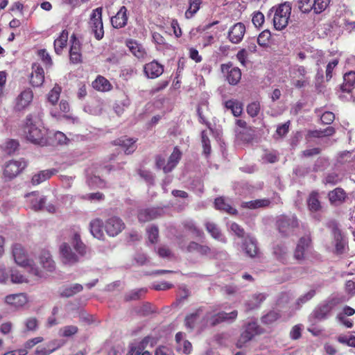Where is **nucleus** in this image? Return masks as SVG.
Here are the masks:
<instances>
[{"label": "nucleus", "mask_w": 355, "mask_h": 355, "mask_svg": "<svg viewBox=\"0 0 355 355\" xmlns=\"http://www.w3.org/2000/svg\"><path fill=\"white\" fill-rule=\"evenodd\" d=\"M266 300V295L263 293L254 294L251 299L246 302L245 306L248 310L254 309Z\"/></svg>", "instance_id": "obj_41"}, {"label": "nucleus", "mask_w": 355, "mask_h": 355, "mask_svg": "<svg viewBox=\"0 0 355 355\" xmlns=\"http://www.w3.org/2000/svg\"><path fill=\"white\" fill-rule=\"evenodd\" d=\"M78 331V327L75 325H67L60 329V335L63 337H71Z\"/></svg>", "instance_id": "obj_54"}, {"label": "nucleus", "mask_w": 355, "mask_h": 355, "mask_svg": "<svg viewBox=\"0 0 355 355\" xmlns=\"http://www.w3.org/2000/svg\"><path fill=\"white\" fill-rule=\"evenodd\" d=\"M44 81V71L38 63L32 64V72L30 76V83L33 87L41 86Z\"/></svg>", "instance_id": "obj_18"}, {"label": "nucleus", "mask_w": 355, "mask_h": 355, "mask_svg": "<svg viewBox=\"0 0 355 355\" xmlns=\"http://www.w3.org/2000/svg\"><path fill=\"white\" fill-rule=\"evenodd\" d=\"M315 0H299L298 8L303 13H309L313 11V1Z\"/></svg>", "instance_id": "obj_51"}, {"label": "nucleus", "mask_w": 355, "mask_h": 355, "mask_svg": "<svg viewBox=\"0 0 355 355\" xmlns=\"http://www.w3.org/2000/svg\"><path fill=\"white\" fill-rule=\"evenodd\" d=\"M68 40V31L63 30L58 38L54 41V49L57 54H60L66 46Z\"/></svg>", "instance_id": "obj_39"}, {"label": "nucleus", "mask_w": 355, "mask_h": 355, "mask_svg": "<svg viewBox=\"0 0 355 355\" xmlns=\"http://www.w3.org/2000/svg\"><path fill=\"white\" fill-rule=\"evenodd\" d=\"M291 84L297 89H302L310 84V78L307 76L306 69L302 65L293 66L291 71Z\"/></svg>", "instance_id": "obj_8"}, {"label": "nucleus", "mask_w": 355, "mask_h": 355, "mask_svg": "<svg viewBox=\"0 0 355 355\" xmlns=\"http://www.w3.org/2000/svg\"><path fill=\"white\" fill-rule=\"evenodd\" d=\"M336 340L340 344L355 348V336L340 334L337 337Z\"/></svg>", "instance_id": "obj_47"}, {"label": "nucleus", "mask_w": 355, "mask_h": 355, "mask_svg": "<svg viewBox=\"0 0 355 355\" xmlns=\"http://www.w3.org/2000/svg\"><path fill=\"white\" fill-rule=\"evenodd\" d=\"M225 107L230 110L232 114L236 117L241 116L243 112V105L238 100L231 99L226 101L225 102Z\"/></svg>", "instance_id": "obj_34"}, {"label": "nucleus", "mask_w": 355, "mask_h": 355, "mask_svg": "<svg viewBox=\"0 0 355 355\" xmlns=\"http://www.w3.org/2000/svg\"><path fill=\"white\" fill-rule=\"evenodd\" d=\"M72 44L69 51L70 61L73 64H78L82 62V54L80 53V44L75 35L71 36Z\"/></svg>", "instance_id": "obj_23"}, {"label": "nucleus", "mask_w": 355, "mask_h": 355, "mask_svg": "<svg viewBox=\"0 0 355 355\" xmlns=\"http://www.w3.org/2000/svg\"><path fill=\"white\" fill-rule=\"evenodd\" d=\"M222 73L226 77L227 81L231 85H236L241 79V71L237 67H234L230 62L220 65Z\"/></svg>", "instance_id": "obj_10"}, {"label": "nucleus", "mask_w": 355, "mask_h": 355, "mask_svg": "<svg viewBox=\"0 0 355 355\" xmlns=\"http://www.w3.org/2000/svg\"><path fill=\"white\" fill-rule=\"evenodd\" d=\"M202 311V308L200 307L197 309L195 312L189 313L185 317L184 323L187 328L190 330L194 329Z\"/></svg>", "instance_id": "obj_36"}, {"label": "nucleus", "mask_w": 355, "mask_h": 355, "mask_svg": "<svg viewBox=\"0 0 355 355\" xmlns=\"http://www.w3.org/2000/svg\"><path fill=\"white\" fill-rule=\"evenodd\" d=\"M71 244L73 246L75 250L78 252V254L83 257L87 254V248L85 244L80 239V235L78 232H75L73 234Z\"/></svg>", "instance_id": "obj_33"}, {"label": "nucleus", "mask_w": 355, "mask_h": 355, "mask_svg": "<svg viewBox=\"0 0 355 355\" xmlns=\"http://www.w3.org/2000/svg\"><path fill=\"white\" fill-rule=\"evenodd\" d=\"M340 181L339 175L336 172L327 173L322 180V183L325 185H336Z\"/></svg>", "instance_id": "obj_52"}, {"label": "nucleus", "mask_w": 355, "mask_h": 355, "mask_svg": "<svg viewBox=\"0 0 355 355\" xmlns=\"http://www.w3.org/2000/svg\"><path fill=\"white\" fill-rule=\"evenodd\" d=\"M61 87L55 86L48 94V100L53 105H55L60 98Z\"/></svg>", "instance_id": "obj_55"}, {"label": "nucleus", "mask_w": 355, "mask_h": 355, "mask_svg": "<svg viewBox=\"0 0 355 355\" xmlns=\"http://www.w3.org/2000/svg\"><path fill=\"white\" fill-rule=\"evenodd\" d=\"M188 252H197L201 256H207L211 253V248L206 245H201L195 241H191L187 246Z\"/></svg>", "instance_id": "obj_29"}, {"label": "nucleus", "mask_w": 355, "mask_h": 355, "mask_svg": "<svg viewBox=\"0 0 355 355\" xmlns=\"http://www.w3.org/2000/svg\"><path fill=\"white\" fill-rule=\"evenodd\" d=\"M275 226L281 236L287 238L297 235L300 221L295 214H282L277 217Z\"/></svg>", "instance_id": "obj_2"}, {"label": "nucleus", "mask_w": 355, "mask_h": 355, "mask_svg": "<svg viewBox=\"0 0 355 355\" xmlns=\"http://www.w3.org/2000/svg\"><path fill=\"white\" fill-rule=\"evenodd\" d=\"M102 12L101 7L93 10L89 21V28L97 40H101L104 36Z\"/></svg>", "instance_id": "obj_7"}, {"label": "nucleus", "mask_w": 355, "mask_h": 355, "mask_svg": "<svg viewBox=\"0 0 355 355\" xmlns=\"http://www.w3.org/2000/svg\"><path fill=\"white\" fill-rule=\"evenodd\" d=\"M90 232L92 234L98 239H103L104 236L103 227V223L100 218H95L90 222Z\"/></svg>", "instance_id": "obj_31"}, {"label": "nucleus", "mask_w": 355, "mask_h": 355, "mask_svg": "<svg viewBox=\"0 0 355 355\" xmlns=\"http://www.w3.org/2000/svg\"><path fill=\"white\" fill-rule=\"evenodd\" d=\"M33 92L31 89H24L15 100L14 110L17 112L25 110L33 100Z\"/></svg>", "instance_id": "obj_11"}, {"label": "nucleus", "mask_w": 355, "mask_h": 355, "mask_svg": "<svg viewBox=\"0 0 355 355\" xmlns=\"http://www.w3.org/2000/svg\"><path fill=\"white\" fill-rule=\"evenodd\" d=\"M126 46L130 51L138 59H144L147 52L143 45L133 39H128L125 42Z\"/></svg>", "instance_id": "obj_21"}, {"label": "nucleus", "mask_w": 355, "mask_h": 355, "mask_svg": "<svg viewBox=\"0 0 355 355\" xmlns=\"http://www.w3.org/2000/svg\"><path fill=\"white\" fill-rule=\"evenodd\" d=\"M205 227L207 232L214 239L217 240H222V234L216 224L208 222L206 223Z\"/></svg>", "instance_id": "obj_48"}, {"label": "nucleus", "mask_w": 355, "mask_h": 355, "mask_svg": "<svg viewBox=\"0 0 355 355\" xmlns=\"http://www.w3.org/2000/svg\"><path fill=\"white\" fill-rule=\"evenodd\" d=\"M182 224L186 231L191 232L196 236H201L202 234V231L196 226L192 220H186Z\"/></svg>", "instance_id": "obj_49"}, {"label": "nucleus", "mask_w": 355, "mask_h": 355, "mask_svg": "<svg viewBox=\"0 0 355 355\" xmlns=\"http://www.w3.org/2000/svg\"><path fill=\"white\" fill-rule=\"evenodd\" d=\"M331 0H315L313 1V12L318 15L323 12L329 6Z\"/></svg>", "instance_id": "obj_44"}, {"label": "nucleus", "mask_w": 355, "mask_h": 355, "mask_svg": "<svg viewBox=\"0 0 355 355\" xmlns=\"http://www.w3.org/2000/svg\"><path fill=\"white\" fill-rule=\"evenodd\" d=\"M40 120V112H38L37 117L35 116V119L33 114H28L25 119L24 132L26 139L31 142L40 146H45L47 144L46 130L37 125Z\"/></svg>", "instance_id": "obj_1"}, {"label": "nucleus", "mask_w": 355, "mask_h": 355, "mask_svg": "<svg viewBox=\"0 0 355 355\" xmlns=\"http://www.w3.org/2000/svg\"><path fill=\"white\" fill-rule=\"evenodd\" d=\"M189 6L185 12L187 18L192 17L200 9L202 4V0H189Z\"/></svg>", "instance_id": "obj_43"}, {"label": "nucleus", "mask_w": 355, "mask_h": 355, "mask_svg": "<svg viewBox=\"0 0 355 355\" xmlns=\"http://www.w3.org/2000/svg\"><path fill=\"white\" fill-rule=\"evenodd\" d=\"M334 119H335L334 114L332 112H329V111L324 112L320 117L322 123L327 124V125H329L331 123H333Z\"/></svg>", "instance_id": "obj_64"}, {"label": "nucleus", "mask_w": 355, "mask_h": 355, "mask_svg": "<svg viewBox=\"0 0 355 355\" xmlns=\"http://www.w3.org/2000/svg\"><path fill=\"white\" fill-rule=\"evenodd\" d=\"M336 130L332 126H329L323 130H314L308 132V136L313 138H320L322 137H330L335 134Z\"/></svg>", "instance_id": "obj_38"}, {"label": "nucleus", "mask_w": 355, "mask_h": 355, "mask_svg": "<svg viewBox=\"0 0 355 355\" xmlns=\"http://www.w3.org/2000/svg\"><path fill=\"white\" fill-rule=\"evenodd\" d=\"M355 89V71H350L343 76V83L340 89L343 93L351 94Z\"/></svg>", "instance_id": "obj_22"}, {"label": "nucleus", "mask_w": 355, "mask_h": 355, "mask_svg": "<svg viewBox=\"0 0 355 355\" xmlns=\"http://www.w3.org/2000/svg\"><path fill=\"white\" fill-rule=\"evenodd\" d=\"M158 215V211L155 209H144L139 211L138 219L141 223H146L156 218Z\"/></svg>", "instance_id": "obj_35"}, {"label": "nucleus", "mask_w": 355, "mask_h": 355, "mask_svg": "<svg viewBox=\"0 0 355 355\" xmlns=\"http://www.w3.org/2000/svg\"><path fill=\"white\" fill-rule=\"evenodd\" d=\"M12 256L15 263L26 268L31 275L36 278L43 277L42 271L32 264L33 261L28 258L27 253L21 244L13 245Z\"/></svg>", "instance_id": "obj_3"}, {"label": "nucleus", "mask_w": 355, "mask_h": 355, "mask_svg": "<svg viewBox=\"0 0 355 355\" xmlns=\"http://www.w3.org/2000/svg\"><path fill=\"white\" fill-rule=\"evenodd\" d=\"M245 254L250 257H255L259 252L257 241L252 238H248L243 242Z\"/></svg>", "instance_id": "obj_32"}, {"label": "nucleus", "mask_w": 355, "mask_h": 355, "mask_svg": "<svg viewBox=\"0 0 355 355\" xmlns=\"http://www.w3.org/2000/svg\"><path fill=\"white\" fill-rule=\"evenodd\" d=\"M57 173L58 170L55 168L40 171L32 177L31 182L33 185L40 184L42 182L50 179Z\"/></svg>", "instance_id": "obj_27"}, {"label": "nucleus", "mask_w": 355, "mask_h": 355, "mask_svg": "<svg viewBox=\"0 0 355 355\" xmlns=\"http://www.w3.org/2000/svg\"><path fill=\"white\" fill-rule=\"evenodd\" d=\"M271 37V33L268 30L263 31L258 36L257 42L261 46H268Z\"/></svg>", "instance_id": "obj_50"}, {"label": "nucleus", "mask_w": 355, "mask_h": 355, "mask_svg": "<svg viewBox=\"0 0 355 355\" xmlns=\"http://www.w3.org/2000/svg\"><path fill=\"white\" fill-rule=\"evenodd\" d=\"M245 33V26L242 22H237L232 26L227 33V39L233 44L240 43Z\"/></svg>", "instance_id": "obj_14"}, {"label": "nucleus", "mask_w": 355, "mask_h": 355, "mask_svg": "<svg viewBox=\"0 0 355 355\" xmlns=\"http://www.w3.org/2000/svg\"><path fill=\"white\" fill-rule=\"evenodd\" d=\"M83 287L81 284H75L71 286L65 288L61 293V295L66 297H69L73 295L82 291Z\"/></svg>", "instance_id": "obj_45"}, {"label": "nucleus", "mask_w": 355, "mask_h": 355, "mask_svg": "<svg viewBox=\"0 0 355 355\" xmlns=\"http://www.w3.org/2000/svg\"><path fill=\"white\" fill-rule=\"evenodd\" d=\"M205 317L207 323H209L212 327L216 326L223 322V316L220 315V312L214 314L210 317L208 315V314H207Z\"/></svg>", "instance_id": "obj_57"}, {"label": "nucleus", "mask_w": 355, "mask_h": 355, "mask_svg": "<svg viewBox=\"0 0 355 355\" xmlns=\"http://www.w3.org/2000/svg\"><path fill=\"white\" fill-rule=\"evenodd\" d=\"M338 303L337 298H331L315 307L313 312L314 318L318 320H327Z\"/></svg>", "instance_id": "obj_9"}, {"label": "nucleus", "mask_w": 355, "mask_h": 355, "mask_svg": "<svg viewBox=\"0 0 355 355\" xmlns=\"http://www.w3.org/2000/svg\"><path fill=\"white\" fill-rule=\"evenodd\" d=\"M328 227L331 230L334 244L335 247V253L336 254H343L347 247L348 241L346 236L339 227L336 221H331Z\"/></svg>", "instance_id": "obj_5"}, {"label": "nucleus", "mask_w": 355, "mask_h": 355, "mask_svg": "<svg viewBox=\"0 0 355 355\" xmlns=\"http://www.w3.org/2000/svg\"><path fill=\"white\" fill-rule=\"evenodd\" d=\"M307 206L311 212H317L322 209L321 202L319 200V193L312 191L307 198Z\"/></svg>", "instance_id": "obj_28"}, {"label": "nucleus", "mask_w": 355, "mask_h": 355, "mask_svg": "<svg viewBox=\"0 0 355 355\" xmlns=\"http://www.w3.org/2000/svg\"><path fill=\"white\" fill-rule=\"evenodd\" d=\"M291 3L286 1L279 4L277 7H272L270 10V12H274L272 22L274 28L276 30L282 31L288 26L291 14Z\"/></svg>", "instance_id": "obj_4"}, {"label": "nucleus", "mask_w": 355, "mask_h": 355, "mask_svg": "<svg viewBox=\"0 0 355 355\" xmlns=\"http://www.w3.org/2000/svg\"><path fill=\"white\" fill-rule=\"evenodd\" d=\"M128 19V9L123 6L117 13L111 18V24L115 28H121L126 26Z\"/></svg>", "instance_id": "obj_19"}, {"label": "nucleus", "mask_w": 355, "mask_h": 355, "mask_svg": "<svg viewBox=\"0 0 355 355\" xmlns=\"http://www.w3.org/2000/svg\"><path fill=\"white\" fill-rule=\"evenodd\" d=\"M26 166L24 161L11 160L6 163L3 175L8 179H12L19 174Z\"/></svg>", "instance_id": "obj_13"}, {"label": "nucleus", "mask_w": 355, "mask_h": 355, "mask_svg": "<svg viewBox=\"0 0 355 355\" xmlns=\"http://www.w3.org/2000/svg\"><path fill=\"white\" fill-rule=\"evenodd\" d=\"M215 207L217 209L224 211L230 214H236L237 211L236 209L233 208L231 205L227 203L225 199L222 197L218 198L215 200Z\"/></svg>", "instance_id": "obj_40"}, {"label": "nucleus", "mask_w": 355, "mask_h": 355, "mask_svg": "<svg viewBox=\"0 0 355 355\" xmlns=\"http://www.w3.org/2000/svg\"><path fill=\"white\" fill-rule=\"evenodd\" d=\"M270 203V200L268 198L257 199L248 202H243L241 204V207L250 209H255L258 208L269 207Z\"/></svg>", "instance_id": "obj_30"}, {"label": "nucleus", "mask_w": 355, "mask_h": 355, "mask_svg": "<svg viewBox=\"0 0 355 355\" xmlns=\"http://www.w3.org/2000/svg\"><path fill=\"white\" fill-rule=\"evenodd\" d=\"M263 333V329L257 322H248L243 327V330L237 340L236 347L238 348H242L247 343L252 340L255 336L260 335Z\"/></svg>", "instance_id": "obj_6"}, {"label": "nucleus", "mask_w": 355, "mask_h": 355, "mask_svg": "<svg viewBox=\"0 0 355 355\" xmlns=\"http://www.w3.org/2000/svg\"><path fill=\"white\" fill-rule=\"evenodd\" d=\"M252 21L256 27L261 26L264 22L263 14L259 11L254 12L252 16Z\"/></svg>", "instance_id": "obj_61"}, {"label": "nucleus", "mask_w": 355, "mask_h": 355, "mask_svg": "<svg viewBox=\"0 0 355 355\" xmlns=\"http://www.w3.org/2000/svg\"><path fill=\"white\" fill-rule=\"evenodd\" d=\"M28 302L26 295L22 293L10 294L5 297V302L15 308L21 307Z\"/></svg>", "instance_id": "obj_24"}, {"label": "nucleus", "mask_w": 355, "mask_h": 355, "mask_svg": "<svg viewBox=\"0 0 355 355\" xmlns=\"http://www.w3.org/2000/svg\"><path fill=\"white\" fill-rule=\"evenodd\" d=\"M273 253L279 261L282 263H288L289 256L288 249L285 245H277L274 248Z\"/></svg>", "instance_id": "obj_37"}, {"label": "nucleus", "mask_w": 355, "mask_h": 355, "mask_svg": "<svg viewBox=\"0 0 355 355\" xmlns=\"http://www.w3.org/2000/svg\"><path fill=\"white\" fill-rule=\"evenodd\" d=\"M40 264L47 271H53L55 269V262L51 259L49 252H44L40 257Z\"/></svg>", "instance_id": "obj_42"}, {"label": "nucleus", "mask_w": 355, "mask_h": 355, "mask_svg": "<svg viewBox=\"0 0 355 355\" xmlns=\"http://www.w3.org/2000/svg\"><path fill=\"white\" fill-rule=\"evenodd\" d=\"M144 72L148 78H156L164 72V66L156 60L146 64L144 67Z\"/></svg>", "instance_id": "obj_16"}, {"label": "nucleus", "mask_w": 355, "mask_h": 355, "mask_svg": "<svg viewBox=\"0 0 355 355\" xmlns=\"http://www.w3.org/2000/svg\"><path fill=\"white\" fill-rule=\"evenodd\" d=\"M338 60L337 59H334L329 62L326 67V78L327 80H329L332 78V73L334 68L338 65Z\"/></svg>", "instance_id": "obj_63"}, {"label": "nucleus", "mask_w": 355, "mask_h": 355, "mask_svg": "<svg viewBox=\"0 0 355 355\" xmlns=\"http://www.w3.org/2000/svg\"><path fill=\"white\" fill-rule=\"evenodd\" d=\"M201 142L203 148L204 154L208 157L211 150V143L206 130L201 132Z\"/></svg>", "instance_id": "obj_46"}, {"label": "nucleus", "mask_w": 355, "mask_h": 355, "mask_svg": "<svg viewBox=\"0 0 355 355\" xmlns=\"http://www.w3.org/2000/svg\"><path fill=\"white\" fill-rule=\"evenodd\" d=\"M220 315L223 316V322L232 323L236 320L238 316V311L236 310L232 311L230 313L221 311Z\"/></svg>", "instance_id": "obj_60"}, {"label": "nucleus", "mask_w": 355, "mask_h": 355, "mask_svg": "<svg viewBox=\"0 0 355 355\" xmlns=\"http://www.w3.org/2000/svg\"><path fill=\"white\" fill-rule=\"evenodd\" d=\"M104 228L109 236H115L124 230L125 223L119 217L112 216L105 221Z\"/></svg>", "instance_id": "obj_12"}, {"label": "nucleus", "mask_w": 355, "mask_h": 355, "mask_svg": "<svg viewBox=\"0 0 355 355\" xmlns=\"http://www.w3.org/2000/svg\"><path fill=\"white\" fill-rule=\"evenodd\" d=\"M327 197L331 205L339 206L346 201L347 194L343 188L336 187L328 193Z\"/></svg>", "instance_id": "obj_17"}, {"label": "nucleus", "mask_w": 355, "mask_h": 355, "mask_svg": "<svg viewBox=\"0 0 355 355\" xmlns=\"http://www.w3.org/2000/svg\"><path fill=\"white\" fill-rule=\"evenodd\" d=\"M279 318L280 314L278 312L271 311L262 317L261 322L266 324H270L277 321Z\"/></svg>", "instance_id": "obj_53"}, {"label": "nucleus", "mask_w": 355, "mask_h": 355, "mask_svg": "<svg viewBox=\"0 0 355 355\" xmlns=\"http://www.w3.org/2000/svg\"><path fill=\"white\" fill-rule=\"evenodd\" d=\"M19 143L17 141L10 139L6 143L5 149L8 154H12L18 148Z\"/></svg>", "instance_id": "obj_62"}, {"label": "nucleus", "mask_w": 355, "mask_h": 355, "mask_svg": "<svg viewBox=\"0 0 355 355\" xmlns=\"http://www.w3.org/2000/svg\"><path fill=\"white\" fill-rule=\"evenodd\" d=\"M148 240L151 243H155L157 241L159 236V230L157 227L153 225L147 230Z\"/></svg>", "instance_id": "obj_58"}, {"label": "nucleus", "mask_w": 355, "mask_h": 355, "mask_svg": "<svg viewBox=\"0 0 355 355\" xmlns=\"http://www.w3.org/2000/svg\"><path fill=\"white\" fill-rule=\"evenodd\" d=\"M248 114L251 117L257 116L260 112V104L259 102H252L248 105L246 108Z\"/></svg>", "instance_id": "obj_56"}, {"label": "nucleus", "mask_w": 355, "mask_h": 355, "mask_svg": "<svg viewBox=\"0 0 355 355\" xmlns=\"http://www.w3.org/2000/svg\"><path fill=\"white\" fill-rule=\"evenodd\" d=\"M182 152L178 146L173 148V153L168 157V162L163 167V171L165 173H170L178 165L182 158Z\"/></svg>", "instance_id": "obj_25"}, {"label": "nucleus", "mask_w": 355, "mask_h": 355, "mask_svg": "<svg viewBox=\"0 0 355 355\" xmlns=\"http://www.w3.org/2000/svg\"><path fill=\"white\" fill-rule=\"evenodd\" d=\"M137 139L133 138H128L126 136L121 137L114 140L112 144L114 146H119L123 150L126 155L133 153L137 149L136 145Z\"/></svg>", "instance_id": "obj_15"}, {"label": "nucleus", "mask_w": 355, "mask_h": 355, "mask_svg": "<svg viewBox=\"0 0 355 355\" xmlns=\"http://www.w3.org/2000/svg\"><path fill=\"white\" fill-rule=\"evenodd\" d=\"M11 281L13 283L21 284L24 282H28L27 278L21 274V272L13 270L11 273Z\"/></svg>", "instance_id": "obj_59"}, {"label": "nucleus", "mask_w": 355, "mask_h": 355, "mask_svg": "<svg viewBox=\"0 0 355 355\" xmlns=\"http://www.w3.org/2000/svg\"><path fill=\"white\" fill-rule=\"evenodd\" d=\"M60 251L62 261L69 265H72L79 261L78 257L72 251L68 243H64L60 245Z\"/></svg>", "instance_id": "obj_20"}, {"label": "nucleus", "mask_w": 355, "mask_h": 355, "mask_svg": "<svg viewBox=\"0 0 355 355\" xmlns=\"http://www.w3.org/2000/svg\"><path fill=\"white\" fill-rule=\"evenodd\" d=\"M93 88L98 92H107L112 89L110 82L104 76L98 75L92 83Z\"/></svg>", "instance_id": "obj_26"}]
</instances>
